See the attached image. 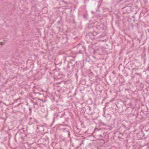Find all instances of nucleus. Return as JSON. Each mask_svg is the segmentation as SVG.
I'll list each match as a JSON object with an SVG mask.
<instances>
[{
	"label": "nucleus",
	"instance_id": "f257e3e1",
	"mask_svg": "<svg viewBox=\"0 0 149 149\" xmlns=\"http://www.w3.org/2000/svg\"><path fill=\"white\" fill-rule=\"evenodd\" d=\"M27 135L24 132L18 131L15 135V140L18 143H22L23 141H26L27 138Z\"/></svg>",
	"mask_w": 149,
	"mask_h": 149
},
{
	"label": "nucleus",
	"instance_id": "f03ea898",
	"mask_svg": "<svg viewBox=\"0 0 149 149\" xmlns=\"http://www.w3.org/2000/svg\"><path fill=\"white\" fill-rule=\"evenodd\" d=\"M96 106L95 103H93L89 106H86L84 108H86V109L85 111V112L89 115H92L95 113L97 111Z\"/></svg>",
	"mask_w": 149,
	"mask_h": 149
},
{
	"label": "nucleus",
	"instance_id": "7ed1b4c3",
	"mask_svg": "<svg viewBox=\"0 0 149 149\" xmlns=\"http://www.w3.org/2000/svg\"><path fill=\"white\" fill-rule=\"evenodd\" d=\"M40 141L41 143L45 146H46L49 143V139L46 137L41 138Z\"/></svg>",
	"mask_w": 149,
	"mask_h": 149
},
{
	"label": "nucleus",
	"instance_id": "20e7f679",
	"mask_svg": "<svg viewBox=\"0 0 149 149\" xmlns=\"http://www.w3.org/2000/svg\"><path fill=\"white\" fill-rule=\"evenodd\" d=\"M126 128L127 127L124 124H121L118 128V130L121 133H123L125 131Z\"/></svg>",
	"mask_w": 149,
	"mask_h": 149
},
{
	"label": "nucleus",
	"instance_id": "39448f33",
	"mask_svg": "<svg viewBox=\"0 0 149 149\" xmlns=\"http://www.w3.org/2000/svg\"><path fill=\"white\" fill-rule=\"evenodd\" d=\"M81 130L78 128L77 127H76V129L74 130L73 131L74 134L75 136H77V135H81L83 134L81 132Z\"/></svg>",
	"mask_w": 149,
	"mask_h": 149
},
{
	"label": "nucleus",
	"instance_id": "423d86ee",
	"mask_svg": "<svg viewBox=\"0 0 149 149\" xmlns=\"http://www.w3.org/2000/svg\"><path fill=\"white\" fill-rule=\"evenodd\" d=\"M68 39V35L67 34H64L62 35L61 40L63 42L65 43H67Z\"/></svg>",
	"mask_w": 149,
	"mask_h": 149
},
{
	"label": "nucleus",
	"instance_id": "0eeeda50",
	"mask_svg": "<svg viewBox=\"0 0 149 149\" xmlns=\"http://www.w3.org/2000/svg\"><path fill=\"white\" fill-rule=\"evenodd\" d=\"M102 133V130L101 129L98 130L97 128H95L94 131V133H95V135L98 137Z\"/></svg>",
	"mask_w": 149,
	"mask_h": 149
},
{
	"label": "nucleus",
	"instance_id": "6e6552de",
	"mask_svg": "<svg viewBox=\"0 0 149 149\" xmlns=\"http://www.w3.org/2000/svg\"><path fill=\"white\" fill-rule=\"evenodd\" d=\"M19 108L21 111H25V104L22 103H20L18 105Z\"/></svg>",
	"mask_w": 149,
	"mask_h": 149
},
{
	"label": "nucleus",
	"instance_id": "1a4fd4ad",
	"mask_svg": "<svg viewBox=\"0 0 149 149\" xmlns=\"http://www.w3.org/2000/svg\"><path fill=\"white\" fill-rule=\"evenodd\" d=\"M76 61L75 60H72V61H68V64L67 65V67L68 68H69L70 67H72L73 65L75 63Z\"/></svg>",
	"mask_w": 149,
	"mask_h": 149
},
{
	"label": "nucleus",
	"instance_id": "9d476101",
	"mask_svg": "<svg viewBox=\"0 0 149 149\" xmlns=\"http://www.w3.org/2000/svg\"><path fill=\"white\" fill-rule=\"evenodd\" d=\"M30 121L29 122V124L31 125L33 124H35L38 123V121L37 120L33 118H29Z\"/></svg>",
	"mask_w": 149,
	"mask_h": 149
},
{
	"label": "nucleus",
	"instance_id": "9b49d317",
	"mask_svg": "<svg viewBox=\"0 0 149 149\" xmlns=\"http://www.w3.org/2000/svg\"><path fill=\"white\" fill-rule=\"evenodd\" d=\"M132 64L133 65L134 64L136 66L139 67L141 65V63L137 59H134V60L133 63H132Z\"/></svg>",
	"mask_w": 149,
	"mask_h": 149
},
{
	"label": "nucleus",
	"instance_id": "f8f14e48",
	"mask_svg": "<svg viewBox=\"0 0 149 149\" xmlns=\"http://www.w3.org/2000/svg\"><path fill=\"white\" fill-rule=\"evenodd\" d=\"M100 27L99 26H97L96 27H95L94 26L93 24H88V26L87 27V29H88V30H89L91 29V28H93L94 29V28H96L97 29H98Z\"/></svg>",
	"mask_w": 149,
	"mask_h": 149
},
{
	"label": "nucleus",
	"instance_id": "ddd939ff",
	"mask_svg": "<svg viewBox=\"0 0 149 149\" xmlns=\"http://www.w3.org/2000/svg\"><path fill=\"white\" fill-rule=\"evenodd\" d=\"M86 37L87 39H88L89 38H91V39L94 38V37H93V32H89L87 33L86 35Z\"/></svg>",
	"mask_w": 149,
	"mask_h": 149
},
{
	"label": "nucleus",
	"instance_id": "4468645a",
	"mask_svg": "<svg viewBox=\"0 0 149 149\" xmlns=\"http://www.w3.org/2000/svg\"><path fill=\"white\" fill-rule=\"evenodd\" d=\"M31 102L32 103H34L33 104V107L35 109H38L39 107V104L38 102H34L33 100H31Z\"/></svg>",
	"mask_w": 149,
	"mask_h": 149
},
{
	"label": "nucleus",
	"instance_id": "2eb2a0df",
	"mask_svg": "<svg viewBox=\"0 0 149 149\" xmlns=\"http://www.w3.org/2000/svg\"><path fill=\"white\" fill-rule=\"evenodd\" d=\"M79 63H78L77 61H76L75 62V63L72 66V67L73 69H74L75 70H77V69L79 67Z\"/></svg>",
	"mask_w": 149,
	"mask_h": 149
},
{
	"label": "nucleus",
	"instance_id": "dca6fc26",
	"mask_svg": "<svg viewBox=\"0 0 149 149\" xmlns=\"http://www.w3.org/2000/svg\"><path fill=\"white\" fill-rule=\"evenodd\" d=\"M66 56L67 57V59L68 60V61L75 60L74 58H75V56H74L70 55L68 56Z\"/></svg>",
	"mask_w": 149,
	"mask_h": 149
},
{
	"label": "nucleus",
	"instance_id": "f3484780",
	"mask_svg": "<svg viewBox=\"0 0 149 149\" xmlns=\"http://www.w3.org/2000/svg\"><path fill=\"white\" fill-rule=\"evenodd\" d=\"M125 68V67L122 64L120 65L118 67V69L120 71L123 72Z\"/></svg>",
	"mask_w": 149,
	"mask_h": 149
},
{
	"label": "nucleus",
	"instance_id": "a211bd4d",
	"mask_svg": "<svg viewBox=\"0 0 149 149\" xmlns=\"http://www.w3.org/2000/svg\"><path fill=\"white\" fill-rule=\"evenodd\" d=\"M68 126L69 125H63L62 124H60L59 125L58 128H59V130H62V128L63 129L65 127V126Z\"/></svg>",
	"mask_w": 149,
	"mask_h": 149
},
{
	"label": "nucleus",
	"instance_id": "6ab92c4d",
	"mask_svg": "<svg viewBox=\"0 0 149 149\" xmlns=\"http://www.w3.org/2000/svg\"><path fill=\"white\" fill-rule=\"evenodd\" d=\"M133 115L134 116L136 117H137L139 115V113L137 110L135 109L134 111V113H133Z\"/></svg>",
	"mask_w": 149,
	"mask_h": 149
},
{
	"label": "nucleus",
	"instance_id": "aec40b11",
	"mask_svg": "<svg viewBox=\"0 0 149 149\" xmlns=\"http://www.w3.org/2000/svg\"><path fill=\"white\" fill-rule=\"evenodd\" d=\"M137 134H139V136H142V137H143L145 136L144 134L143 133V130H141Z\"/></svg>",
	"mask_w": 149,
	"mask_h": 149
},
{
	"label": "nucleus",
	"instance_id": "412c9836",
	"mask_svg": "<svg viewBox=\"0 0 149 149\" xmlns=\"http://www.w3.org/2000/svg\"><path fill=\"white\" fill-rule=\"evenodd\" d=\"M99 89V88H98V87H96L95 89V90L97 91V93L98 94L101 93L102 91V90H100Z\"/></svg>",
	"mask_w": 149,
	"mask_h": 149
},
{
	"label": "nucleus",
	"instance_id": "4be33fe9",
	"mask_svg": "<svg viewBox=\"0 0 149 149\" xmlns=\"http://www.w3.org/2000/svg\"><path fill=\"white\" fill-rule=\"evenodd\" d=\"M62 61L65 63L66 61H68V60L67 59V57L66 56H64L63 59L62 60Z\"/></svg>",
	"mask_w": 149,
	"mask_h": 149
},
{
	"label": "nucleus",
	"instance_id": "5701e85b",
	"mask_svg": "<svg viewBox=\"0 0 149 149\" xmlns=\"http://www.w3.org/2000/svg\"><path fill=\"white\" fill-rule=\"evenodd\" d=\"M64 113H62V115H61L60 114V113H59L57 115V117H59L60 118H61V117H62L64 115Z\"/></svg>",
	"mask_w": 149,
	"mask_h": 149
},
{
	"label": "nucleus",
	"instance_id": "b1692460",
	"mask_svg": "<svg viewBox=\"0 0 149 149\" xmlns=\"http://www.w3.org/2000/svg\"><path fill=\"white\" fill-rule=\"evenodd\" d=\"M98 33L97 32H94L93 33V36L94 37V36L96 35Z\"/></svg>",
	"mask_w": 149,
	"mask_h": 149
},
{
	"label": "nucleus",
	"instance_id": "393cba45",
	"mask_svg": "<svg viewBox=\"0 0 149 149\" xmlns=\"http://www.w3.org/2000/svg\"><path fill=\"white\" fill-rule=\"evenodd\" d=\"M95 148H92V147L90 146H88L87 148V149H95Z\"/></svg>",
	"mask_w": 149,
	"mask_h": 149
},
{
	"label": "nucleus",
	"instance_id": "a878e982",
	"mask_svg": "<svg viewBox=\"0 0 149 149\" xmlns=\"http://www.w3.org/2000/svg\"><path fill=\"white\" fill-rule=\"evenodd\" d=\"M82 16L83 18L84 19H86L87 18V16H86V15L85 14L83 15Z\"/></svg>",
	"mask_w": 149,
	"mask_h": 149
},
{
	"label": "nucleus",
	"instance_id": "bb28decb",
	"mask_svg": "<svg viewBox=\"0 0 149 149\" xmlns=\"http://www.w3.org/2000/svg\"><path fill=\"white\" fill-rule=\"evenodd\" d=\"M66 130H67V129L64 127V128H62V131H63L65 132L66 131Z\"/></svg>",
	"mask_w": 149,
	"mask_h": 149
},
{
	"label": "nucleus",
	"instance_id": "cd10ccee",
	"mask_svg": "<svg viewBox=\"0 0 149 149\" xmlns=\"http://www.w3.org/2000/svg\"><path fill=\"white\" fill-rule=\"evenodd\" d=\"M34 93L36 94H37V95H41V94L39 92H34Z\"/></svg>",
	"mask_w": 149,
	"mask_h": 149
},
{
	"label": "nucleus",
	"instance_id": "c85d7f7f",
	"mask_svg": "<svg viewBox=\"0 0 149 149\" xmlns=\"http://www.w3.org/2000/svg\"><path fill=\"white\" fill-rule=\"evenodd\" d=\"M103 136H102V133L100 134V135H99V136L98 137V138H101V139L102 138Z\"/></svg>",
	"mask_w": 149,
	"mask_h": 149
},
{
	"label": "nucleus",
	"instance_id": "c756f323",
	"mask_svg": "<svg viewBox=\"0 0 149 149\" xmlns=\"http://www.w3.org/2000/svg\"><path fill=\"white\" fill-rule=\"evenodd\" d=\"M69 130H66V132H68V135L69 136L70 135V132H69Z\"/></svg>",
	"mask_w": 149,
	"mask_h": 149
},
{
	"label": "nucleus",
	"instance_id": "7c9ffc66",
	"mask_svg": "<svg viewBox=\"0 0 149 149\" xmlns=\"http://www.w3.org/2000/svg\"><path fill=\"white\" fill-rule=\"evenodd\" d=\"M136 69H135V68H133L132 69V72H133V71L134 70H136Z\"/></svg>",
	"mask_w": 149,
	"mask_h": 149
},
{
	"label": "nucleus",
	"instance_id": "2f4dec72",
	"mask_svg": "<svg viewBox=\"0 0 149 149\" xmlns=\"http://www.w3.org/2000/svg\"><path fill=\"white\" fill-rule=\"evenodd\" d=\"M0 45H3L4 44V43H3L2 42H0Z\"/></svg>",
	"mask_w": 149,
	"mask_h": 149
},
{
	"label": "nucleus",
	"instance_id": "473e14b6",
	"mask_svg": "<svg viewBox=\"0 0 149 149\" xmlns=\"http://www.w3.org/2000/svg\"><path fill=\"white\" fill-rule=\"evenodd\" d=\"M29 111H30V112L31 111V107H29Z\"/></svg>",
	"mask_w": 149,
	"mask_h": 149
},
{
	"label": "nucleus",
	"instance_id": "72a5a7b5",
	"mask_svg": "<svg viewBox=\"0 0 149 149\" xmlns=\"http://www.w3.org/2000/svg\"><path fill=\"white\" fill-rule=\"evenodd\" d=\"M54 120H55V117H54V118H53V121L52 123H53L54 122Z\"/></svg>",
	"mask_w": 149,
	"mask_h": 149
},
{
	"label": "nucleus",
	"instance_id": "f704fd0d",
	"mask_svg": "<svg viewBox=\"0 0 149 149\" xmlns=\"http://www.w3.org/2000/svg\"><path fill=\"white\" fill-rule=\"evenodd\" d=\"M40 126L42 127H45L44 125H42Z\"/></svg>",
	"mask_w": 149,
	"mask_h": 149
},
{
	"label": "nucleus",
	"instance_id": "c9c22d12",
	"mask_svg": "<svg viewBox=\"0 0 149 149\" xmlns=\"http://www.w3.org/2000/svg\"><path fill=\"white\" fill-rule=\"evenodd\" d=\"M135 74H136V75H139V74L137 73H135Z\"/></svg>",
	"mask_w": 149,
	"mask_h": 149
},
{
	"label": "nucleus",
	"instance_id": "e433bc0d",
	"mask_svg": "<svg viewBox=\"0 0 149 149\" xmlns=\"http://www.w3.org/2000/svg\"><path fill=\"white\" fill-rule=\"evenodd\" d=\"M109 103V102H108L107 103H106V105L105 106H107V105Z\"/></svg>",
	"mask_w": 149,
	"mask_h": 149
},
{
	"label": "nucleus",
	"instance_id": "4c0bfd02",
	"mask_svg": "<svg viewBox=\"0 0 149 149\" xmlns=\"http://www.w3.org/2000/svg\"><path fill=\"white\" fill-rule=\"evenodd\" d=\"M71 75V73H70V75H69V74H68V76H70Z\"/></svg>",
	"mask_w": 149,
	"mask_h": 149
},
{
	"label": "nucleus",
	"instance_id": "58836bf2",
	"mask_svg": "<svg viewBox=\"0 0 149 149\" xmlns=\"http://www.w3.org/2000/svg\"><path fill=\"white\" fill-rule=\"evenodd\" d=\"M148 130H149V128H148V130H145V131H146L147 132V131H148Z\"/></svg>",
	"mask_w": 149,
	"mask_h": 149
},
{
	"label": "nucleus",
	"instance_id": "ea45409f",
	"mask_svg": "<svg viewBox=\"0 0 149 149\" xmlns=\"http://www.w3.org/2000/svg\"><path fill=\"white\" fill-rule=\"evenodd\" d=\"M63 69H64V70H65V68H63Z\"/></svg>",
	"mask_w": 149,
	"mask_h": 149
},
{
	"label": "nucleus",
	"instance_id": "a19ab883",
	"mask_svg": "<svg viewBox=\"0 0 149 149\" xmlns=\"http://www.w3.org/2000/svg\"><path fill=\"white\" fill-rule=\"evenodd\" d=\"M98 11V10H96V11Z\"/></svg>",
	"mask_w": 149,
	"mask_h": 149
},
{
	"label": "nucleus",
	"instance_id": "79ce46f5",
	"mask_svg": "<svg viewBox=\"0 0 149 149\" xmlns=\"http://www.w3.org/2000/svg\"><path fill=\"white\" fill-rule=\"evenodd\" d=\"M58 83H60V82H58Z\"/></svg>",
	"mask_w": 149,
	"mask_h": 149
},
{
	"label": "nucleus",
	"instance_id": "37998d69",
	"mask_svg": "<svg viewBox=\"0 0 149 149\" xmlns=\"http://www.w3.org/2000/svg\"><path fill=\"white\" fill-rule=\"evenodd\" d=\"M76 76H77V74H76Z\"/></svg>",
	"mask_w": 149,
	"mask_h": 149
},
{
	"label": "nucleus",
	"instance_id": "c03bdc74",
	"mask_svg": "<svg viewBox=\"0 0 149 149\" xmlns=\"http://www.w3.org/2000/svg\"><path fill=\"white\" fill-rule=\"evenodd\" d=\"M86 133V132H84V133Z\"/></svg>",
	"mask_w": 149,
	"mask_h": 149
}]
</instances>
